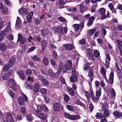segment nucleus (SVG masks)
Returning a JSON list of instances; mask_svg holds the SVG:
<instances>
[{
    "label": "nucleus",
    "instance_id": "6ab92c4d",
    "mask_svg": "<svg viewBox=\"0 0 122 122\" xmlns=\"http://www.w3.org/2000/svg\"><path fill=\"white\" fill-rule=\"evenodd\" d=\"M33 15V13L31 11L30 12L29 15L27 16V21L28 23H30L31 22L32 17Z\"/></svg>",
    "mask_w": 122,
    "mask_h": 122
},
{
    "label": "nucleus",
    "instance_id": "de8ad7c7",
    "mask_svg": "<svg viewBox=\"0 0 122 122\" xmlns=\"http://www.w3.org/2000/svg\"><path fill=\"white\" fill-rule=\"evenodd\" d=\"M2 10V12L3 15H5L8 14V10L7 8H4Z\"/></svg>",
    "mask_w": 122,
    "mask_h": 122
},
{
    "label": "nucleus",
    "instance_id": "2f4dec72",
    "mask_svg": "<svg viewBox=\"0 0 122 122\" xmlns=\"http://www.w3.org/2000/svg\"><path fill=\"white\" fill-rule=\"evenodd\" d=\"M68 94L71 96H74L75 94V92L74 90L72 88L68 89Z\"/></svg>",
    "mask_w": 122,
    "mask_h": 122
},
{
    "label": "nucleus",
    "instance_id": "a18cd8bd",
    "mask_svg": "<svg viewBox=\"0 0 122 122\" xmlns=\"http://www.w3.org/2000/svg\"><path fill=\"white\" fill-rule=\"evenodd\" d=\"M70 98L67 95L65 94L64 95V101L66 102H68Z\"/></svg>",
    "mask_w": 122,
    "mask_h": 122
},
{
    "label": "nucleus",
    "instance_id": "6e6552de",
    "mask_svg": "<svg viewBox=\"0 0 122 122\" xmlns=\"http://www.w3.org/2000/svg\"><path fill=\"white\" fill-rule=\"evenodd\" d=\"M62 27L61 26H60L58 27H55L52 28L53 30L59 34L61 35H62L63 34V32L62 30Z\"/></svg>",
    "mask_w": 122,
    "mask_h": 122
},
{
    "label": "nucleus",
    "instance_id": "b1692460",
    "mask_svg": "<svg viewBox=\"0 0 122 122\" xmlns=\"http://www.w3.org/2000/svg\"><path fill=\"white\" fill-rule=\"evenodd\" d=\"M12 30L9 27H7L5 29L4 31H3V33L5 36L7 35L9 32L11 31Z\"/></svg>",
    "mask_w": 122,
    "mask_h": 122
},
{
    "label": "nucleus",
    "instance_id": "a878e982",
    "mask_svg": "<svg viewBox=\"0 0 122 122\" xmlns=\"http://www.w3.org/2000/svg\"><path fill=\"white\" fill-rule=\"evenodd\" d=\"M85 95L87 98V102L88 103H90V98L91 97V96H90L89 93L87 91H85Z\"/></svg>",
    "mask_w": 122,
    "mask_h": 122
},
{
    "label": "nucleus",
    "instance_id": "412c9836",
    "mask_svg": "<svg viewBox=\"0 0 122 122\" xmlns=\"http://www.w3.org/2000/svg\"><path fill=\"white\" fill-rule=\"evenodd\" d=\"M17 73L19 75L20 78L22 80H23L25 78V75L23 72L21 70H19L17 72Z\"/></svg>",
    "mask_w": 122,
    "mask_h": 122
},
{
    "label": "nucleus",
    "instance_id": "c85d7f7f",
    "mask_svg": "<svg viewBox=\"0 0 122 122\" xmlns=\"http://www.w3.org/2000/svg\"><path fill=\"white\" fill-rule=\"evenodd\" d=\"M81 117L77 115H71L70 119L75 120L80 119Z\"/></svg>",
    "mask_w": 122,
    "mask_h": 122
},
{
    "label": "nucleus",
    "instance_id": "423d86ee",
    "mask_svg": "<svg viewBox=\"0 0 122 122\" xmlns=\"http://www.w3.org/2000/svg\"><path fill=\"white\" fill-rule=\"evenodd\" d=\"M53 108L54 111H56L62 110L63 107L60 103L56 102L53 104Z\"/></svg>",
    "mask_w": 122,
    "mask_h": 122
},
{
    "label": "nucleus",
    "instance_id": "20e7f679",
    "mask_svg": "<svg viewBox=\"0 0 122 122\" xmlns=\"http://www.w3.org/2000/svg\"><path fill=\"white\" fill-rule=\"evenodd\" d=\"M72 64L71 60L67 61L64 64V66L63 70V72H66L68 69L70 70L71 69Z\"/></svg>",
    "mask_w": 122,
    "mask_h": 122
},
{
    "label": "nucleus",
    "instance_id": "5701e85b",
    "mask_svg": "<svg viewBox=\"0 0 122 122\" xmlns=\"http://www.w3.org/2000/svg\"><path fill=\"white\" fill-rule=\"evenodd\" d=\"M79 8L80 12L81 13L85 12L88 9L87 7H85L82 4H81L79 5Z\"/></svg>",
    "mask_w": 122,
    "mask_h": 122
},
{
    "label": "nucleus",
    "instance_id": "f3484780",
    "mask_svg": "<svg viewBox=\"0 0 122 122\" xmlns=\"http://www.w3.org/2000/svg\"><path fill=\"white\" fill-rule=\"evenodd\" d=\"M113 115L115 116V118H117L119 117H122V112L118 111H116L113 113Z\"/></svg>",
    "mask_w": 122,
    "mask_h": 122
},
{
    "label": "nucleus",
    "instance_id": "4c0bfd02",
    "mask_svg": "<svg viewBox=\"0 0 122 122\" xmlns=\"http://www.w3.org/2000/svg\"><path fill=\"white\" fill-rule=\"evenodd\" d=\"M95 116L97 118L100 119H102L104 117L103 115H102V113H97Z\"/></svg>",
    "mask_w": 122,
    "mask_h": 122
},
{
    "label": "nucleus",
    "instance_id": "774afa93",
    "mask_svg": "<svg viewBox=\"0 0 122 122\" xmlns=\"http://www.w3.org/2000/svg\"><path fill=\"white\" fill-rule=\"evenodd\" d=\"M116 44H117V46H122V41L120 40H118L116 41Z\"/></svg>",
    "mask_w": 122,
    "mask_h": 122
},
{
    "label": "nucleus",
    "instance_id": "9b49d317",
    "mask_svg": "<svg viewBox=\"0 0 122 122\" xmlns=\"http://www.w3.org/2000/svg\"><path fill=\"white\" fill-rule=\"evenodd\" d=\"M86 56L87 57L89 60H94V59L93 58V56L92 55V50L90 49H88L87 50Z\"/></svg>",
    "mask_w": 122,
    "mask_h": 122
},
{
    "label": "nucleus",
    "instance_id": "864d4df0",
    "mask_svg": "<svg viewBox=\"0 0 122 122\" xmlns=\"http://www.w3.org/2000/svg\"><path fill=\"white\" fill-rule=\"evenodd\" d=\"M8 93L9 95L12 97H13L15 95L14 93H13V92L10 90H9L8 92Z\"/></svg>",
    "mask_w": 122,
    "mask_h": 122
},
{
    "label": "nucleus",
    "instance_id": "49530a36",
    "mask_svg": "<svg viewBox=\"0 0 122 122\" xmlns=\"http://www.w3.org/2000/svg\"><path fill=\"white\" fill-rule=\"evenodd\" d=\"M94 70L92 69L90 70L89 72L88 76L89 77H91L94 75Z\"/></svg>",
    "mask_w": 122,
    "mask_h": 122
},
{
    "label": "nucleus",
    "instance_id": "f03ea898",
    "mask_svg": "<svg viewBox=\"0 0 122 122\" xmlns=\"http://www.w3.org/2000/svg\"><path fill=\"white\" fill-rule=\"evenodd\" d=\"M43 105L37 106L34 105L32 107L31 112L35 115H38V113L43 110Z\"/></svg>",
    "mask_w": 122,
    "mask_h": 122
},
{
    "label": "nucleus",
    "instance_id": "4468645a",
    "mask_svg": "<svg viewBox=\"0 0 122 122\" xmlns=\"http://www.w3.org/2000/svg\"><path fill=\"white\" fill-rule=\"evenodd\" d=\"M100 71L101 74L102 76L106 81L107 82H108V81L106 77V71L104 68L103 67H102L100 69Z\"/></svg>",
    "mask_w": 122,
    "mask_h": 122
},
{
    "label": "nucleus",
    "instance_id": "aec40b11",
    "mask_svg": "<svg viewBox=\"0 0 122 122\" xmlns=\"http://www.w3.org/2000/svg\"><path fill=\"white\" fill-rule=\"evenodd\" d=\"M114 73L113 72H111L109 76V80L110 84L112 85L113 82Z\"/></svg>",
    "mask_w": 122,
    "mask_h": 122
},
{
    "label": "nucleus",
    "instance_id": "393cba45",
    "mask_svg": "<svg viewBox=\"0 0 122 122\" xmlns=\"http://www.w3.org/2000/svg\"><path fill=\"white\" fill-rule=\"evenodd\" d=\"M101 88H99V89H97L96 93V95L97 97L99 98L100 97L101 94Z\"/></svg>",
    "mask_w": 122,
    "mask_h": 122
},
{
    "label": "nucleus",
    "instance_id": "f8f14e48",
    "mask_svg": "<svg viewBox=\"0 0 122 122\" xmlns=\"http://www.w3.org/2000/svg\"><path fill=\"white\" fill-rule=\"evenodd\" d=\"M17 41L20 42L21 44H23L25 42L26 40L24 36H22L20 34H18Z\"/></svg>",
    "mask_w": 122,
    "mask_h": 122
},
{
    "label": "nucleus",
    "instance_id": "2eb2a0df",
    "mask_svg": "<svg viewBox=\"0 0 122 122\" xmlns=\"http://www.w3.org/2000/svg\"><path fill=\"white\" fill-rule=\"evenodd\" d=\"M106 61L105 67L106 68H108L109 66V61L111 60L110 57V55L108 54L106 55Z\"/></svg>",
    "mask_w": 122,
    "mask_h": 122
},
{
    "label": "nucleus",
    "instance_id": "c756f323",
    "mask_svg": "<svg viewBox=\"0 0 122 122\" xmlns=\"http://www.w3.org/2000/svg\"><path fill=\"white\" fill-rule=\"evenodd\" d=\"M91 99L93 102L97 103L99 101V98L95 97L94 95L91 97Z\"/></svg>",
    "mask_w": 122,
    "mask_h": 122
},
{
    "label": "nucleus",
    "instance_id": "7c9ffc66",
    "mask_svg": "<svg viewBox=\"0 0 122 122\" xmlns=\"http://www.w3.org/2000/svg\"><path fill=\"white\" fill-rule=\"evenodd\" d=\"M15 59L13 57L11 58L9 60L8 64L9 66H11L14 65L15 63Z\"/></svg>",
    "mask_w": 122,
    "mask_h": 122
},
{
    "label": "nucleus",
    "instance_id": "473e14b6",
    "mask_svg": "<svg viewBox=\"0 0 122 122\" xmlns=\"http://www.w3.org/2000/svg\"><path fill=\"white\" fill-rule=\"evenodd\" d=\"M47 74L49 75L50 76L53 77L55 76V74L52 70L48 69L47 70Z\"/></svg>",
    "mask_w": 122,
    "mask_h": 122
},
{
    "label": "nucleus",
    "instance_id": "69168bd1",
    "mask_svg": "<svg viewBox=\"0 0 122 122\" xmlns=\"http://www.w3.org/2000/svg\"><path fill=\"white\" fill-rule=\"evenodd\" d=\"M64 48L67 50H72L74 48V46H64Z\"/></svg>",
    "mask_w": 122,
    "mask_h": 122
},
{
    "label": "nucleus",
    "instance_id": "6e6d98bb",
    "mask_svg": "<svg viewBox=\"0 0 122 122\" xmlns=\"http://www.w3.org/2000/svg\"><path fill=\"white\" fill-rule=\"evenodd\" d=\"M58 19L60 21L63 22H67L66 19L62 16L59 17Z\"/></svg>",
    "mask_w": 122,
    "mask_h": 122
},
{
    "label": "nucleus",
    "instance_id": "58836bf2",
    "mask_svg": "<svg viewBox=\"0 0 122 122\" xmlns=\"http://www.w3.org/2000/svg\"><path fill=\"white\" fill-rule=\"evenodd\" d=\"M66 107L69 110L73 111L75 110L74 107L71 105H68L66 106Z\"/></svg>",
    "mask_w": 122,
    "mask_h": 122
},
{
    "label": "nucleus",
    "instance_id": "e2e57ef3",
    "mask_svg": "<svg viewBox=\"0 0 122 122\" xmlns=\"http://www.w3.org/2000/svg\"><path fill=\"white\" fill-rule=\"evenodd\" d=\"M59 79L61 83L64 84L66 83L65 79L62 76H61L60 77Z\"/></svg>",
    "mask_w": 122,
    "mask_h": 122
},
{
    "label": "nucleus",
    "instance_id": "9d476101",
    "mask_svg": "<svg viewBox=\"0 0 122 122\" xmlns=\"http://www.w3.org/2000/svg\"><path fill=\"white\" fill-rule=\"evenodd\" d=\"M12 70H10L8 71L6 73H4L2 76L3 79L4 80L7 79L12 74Z\"/></svg>",
    "mask_w": 122,
    "mask_h": 122
},
{
    "label": "nucleus",
    "instance_id": "cd10ccee",
    "mask_svg": "<svg viewBox=\"0 0 122 122\" xmlns=\"http://www.w3.org/2000/svg\"><path fill=\"white\" fill-rule=\"evenodd\" d=\"M63 67V64L61 63L59 65L58 71H57L56 73L59 75L60 74L62 70Z\"/></svg>",
    "mask_w": 122,
    "mask_h": 122
},
{
    "label": "nucleus",
    "instance_id": "c03bdc74",
    "mask_svg": "<svg viewBox=\"0 0 122 122\" xmlns=\"http://www.w3.org/2000/svg\"><path fill=\"white\" fill-rule=\"evenodd\" d=\"M18 101L20 105H22L24 104V101L23 99V98L22 97H20L18 99Z\"/></svg>",
    "mask_w": 122,
    "mask_h": 122
},
{
    "label": "nucleus",
    "instance_id": "bf43d9fd",
    "mask_svg": "<svg viewBox=\"0 0 122 122\" xmlns=\"http://www.w3.org/2000/svg\"><path fill=\"white\" fill-rule=\"evenodd\" d=\"M31 57L34 60L37 61H39L40 60V59L39 57L37 58L36 55L33 56H31Z\"/></svg>",
    "mask_w": 122,
    "mask_h": 122
},
{
    "label": "nucleus",
    "instance_id": "f257e3e1",
    "mask_svg": "<svg viewBox=\"0 0 122 122\" xmlns=\"http://www.w3.org/2000/svg\"><path fill=\"white\" fill-rule=\"evenodd\" d=\"M108 103L107 102L102 104V113L104 117H106L109 116V111L108 110Z\"/></svg>",
    "mask_w": 122,
    "mask_h": 122
},
{
    "label": "nucleus",
    "instance_id": "680f3d73",
    "mask_svg": "<svg viewBox=\"0 0 122 122\" xmlns=\"http://www.w3.org/2000/svg\"><path fill=\"white\" fill-rule=\"evenodd\" d=\"M89 68V65L87 64H85L83 66V70L86 71Z\"/></svg>",
    "mask_w": 122,
    "mask_h": 122
},
{
    "label": "nucleus",
    "instance_id": "09e8293b",
    "mask_svg": "<svg viewBox=\"0 0 122 122\" xmlns=\"http://www.w3.org/2000/svg\"><path fill=\"white\" fill-rule=\"evenodd\" d=\"M3 19L1 18V20H0V30L3 27L4 23H5V22L3 21Z\"/></svg>",
    "mask_w": 122,
    "mask_h": 122
},
{
    "label": "nucleus",
    "instance_id": "4be33fe9",
    "mask_svg": "<svg viewBox=\"0 0 122 122\" xmlns=\"http://www.w3.org/2000/svg\"><path fill=\"white\" fill-rule=\"evenodd\" d=\"M40 88V87L39 84L36 83L34 85L33 91L34 92L37 93L39 92Z\"/></svg>",
    "mask_w": 122,
    "mask_h": 122
},
{
    "label": "nucleus",
    "instance_id": "dca6fc26",
    "mask_svg": "<svg viewBox=\"0 0 122 122\" xmlns=\"http://www.w3.org/2000/svg\"><path fill=\"white\" fill-rule=\"evenodd\" d=\"M37 116L41 119L42 120H45L47 117V114L45 113H39L38 115H36Z\"/></svg>",
    "mask_w": 122,
    "mask_h": 122
},
{
    "label": "nucleus",
    "instance_id": "37998d69",
    "mask_svg": "<svg viewBox=\"0 0 122 122\" xmlns=\"http://www.w3.org/2000/svg\"><path fill=\"white\" fill-rule=\"evenodd\" d=\"M79 25L77 24H74L73 25V27L75 31L77 32L79 28Z\"/></svg>",
    "mask_w": 122,
    "mask_h": 122
},
{
    "label": "nucleus",
    "instance_id": "72a5a7b5",
    "mask_svg": "<svg viewBox=\"0 0 122 122\" xmlns=\"http://www.w3.org/2000/svg\"><path fill=\"white\" fill-rule=\"evenodd\" d=\"M34 39L36 41L37 40L38 41H40L41 40V38L39 35H35L34 36Z\"/></svg>",
    "mask_w": 122,
    "mask_h": 122
},
{
    "label": "nucleus",
    "instance_id": "39448f33",
    "mask_svg": "<svg viewBox=\"0 0 122 122\" xmlns=\"http://www.w3.org/2000/svg\"><path fill=\"white\" fill-rule=\"evenodd\" d=\"M8 84L9 87L13 90L15 91L16 89V84L15 80L10 79L8 81Z\"/></svg>",
    "mask_w": 122,
    "mask_h": 122
},
{
    "label": "nucleus",
    "instance_id": "338daca9",
    "mask_svg": "<svg viewBox=\"0 0 122 122\" xmlns=\"http://www.w3.org/2000/svg\"><path fill=\"white\" fill-rule=\"evenodd\" d=\"M64 116L66 118H68L70 119L71 115L68 114L66 112L64 113Z\"/></svg>",
    "mask_w": 122,
    "mask_h": 122
},
{
    "label": "nucleus",
    "instance_id": "0eeeda50",
    "mask_svg": "<svg viewBox=\"0 0 122 122\" xmlns=\"http://www.w3.org/2000/svg\"><path fill=\"white\" fill-rule=\"evenodd\" d=\"M105 11V9L103 8H101L97 10V12L101 15L100 18L101 19L103 20L106 18Z\"/></svg>",
    "mask_w": 122,
    "mask_h": 122
},
{
    "label": "nucleus",
    "instance_id": "13d9d810",
    "mask_svg": "<svg viewBox=\"0 0 122 122\" xmlns=\"http://www.w3.org/2000/svg\"><path fill=\"white\" fill-rule=\"evenodd\" d=\"M26 108L24 107H22L20 108V111L22 114H25L26 113Z\"/></svg>",
    "mask_w": 122,
    "mask_h": 122
},
{
    "label": "nucleus",
    "instance_id": "3c124183",
    "mask_svg": "<svg viewBox=\"0 0 122 122\" xmlns=\"http://www.w3.org/2000/svg\"><path fill=\"white\" fill-rule=\"evenodd\" d=\"M24 85L25 87L27 89H31L32 88V86L31 84H29L27 83H25Z\"/></svg>",
    "mask_w": 122,
    "mask_h": 122
},
{
    "label": "nucleus",
    "instance_id": "f704fd0d",
    "mask_svg": "<svg viewBox=\"0 0 122 122\" xmlns=\"http://www.w3.org/2000/svg\"><path fill=\"white\" fill-rule=\"evenodd\" d=\"M49 32L48 29L46 28H44L42 29L41 31V34L44 36H45L46 34H48Z\"/></svg>",
    "mask_w": 122,
    "mask_h": 122
},
{
    "label": "nucleus",
    "instance_id": "bb28decb",
    "mask_svg": "<svg viewBox=\"0 0 122 122\" xmlns=\"http://www.w3.org/2000/svg\"><path fill=\"white\" fill-rule=\"evenodd\" d=\"M96 30L95 29L89 30L87 32V35L89 37H91Z\"/></svg>",
    "mask_w": 122,
    "mask_h": 122
},
{
    "label": "nucleus",
    "instance_id": "a19ab883",
    "mask_svg": "<svg viewBox=\"0 0 122 122\" xmlns=\"http://www.w3.org/2000/svg\"><path fill=\"white\" fill-rule=\"evenodd\" d=\"M26 118L27 120L29 121H31L33 119V117H32V115L30 113L27 115Z\"/></svg>",
    "mask_w": 122,
    "mask_h": 122
},
{
    "label": "nucleus",
    "instance_id": "ea45409f",
    "mask_svg": "<svg viewBox=\"0 0 122 122\" xmlns=\"http://www.w3.org/2000/svg\"><path fill=\"white\" fill-rule=\"evenodd\" d=\"M11 67L9 64H5L3 67V70L4 71H6Z\"/></svg>",
    "mask_w": 122,
    "mask_h": 122
},
{
    "label": "nucleus",
    "instance_id": "a211bd4d",
    "mask_svg": "<svg viewBox=\"0 0 122 122\" xmlns=\"http://www.w3.org/2000/svg\"><path fill=\"white\" fill-rule=\"evenodd\" d=\"M21 25V20L19 17H17V20L16 22L15 26L16 29H18V28H19Z\"/></svg>",
    "mask_w": 122,
    "mask_h": 122
},
{
    "label": "nucleus",
    "instance_id": "c9c22d12",
    "mask_svg": "<svg viewBox=\"0 0 122 122\" xmlns=\"http://www.w3.org/2000/svg\"><path fill=\"white\" fill-rule=\"evenodd\" d=\"M75 103L76 104L79 105L83 107H84L85 106V105L81 102L79 100H77L76 101Z\"/></svg>",
    "mask_w": 122,
    "mask_h": 122
},
{
    "label": "nucleus",
    "instance_id": "7ed1b4c3",
    "mask_svg": "<svg viewBox=\"0 0 122 122\" xmlns=\"http://www.w3.org/2000/svg\"><path fill=\"white\" fill-rule=\"evenodd\" d=\"M72 76L70 77V81L72 82H74L77 81L78 78L77 76L76 71L74 68L72 69Z\"/></svg>",
    "mask_w": 122,
    "mask_h": 122
},
{
    "label": "nucleus",
    "instance_id": "603ef678",
    "mask_svg": "<svg viewBox=\"0 0 122 122\" xmlns=\"http://www.w3.org/2000/svg\"><path fill=\"white\" fill-rule=\"evenodd\" d=\"M44 16H45V19H46L48 18H50L51 17V15L47 13H45Z\"/></svg>",
    "mask_w": 122,
    "mask_h": 122
},
{
    "label": "nucleus",
    "instance_id": "5fc2aeb1",
    "mask_svg": "<svg viewBox=\"0 0 122 122\" xmlns=\"http://www.w3.org/2000/svg\"><path fill=\"white\" fill-rule=\"evenodd\" d=\"M28 81L30 82H33L34 81V78L33 76H29L27 78Z\"/></svg>",
    "mask_w": 122,
    "mask_h": 122
},
{
    "label": "nucleus",
    "instance_id": "8fccbe9b",
    "mask_svg": "<svg viewBox=\"0 0 122 122\" xmlns=\"http://www.w3.org/2000/svg\"><path fill=\"white\" fill-rule=\"evenodd\" d=\"M94 55L96 57H98L100 55V53L98 51L95 50H94Z\"/></svg>",
    "mask_w": 122,
    "mask_h": 122
},
{
    "label": "nucleus",
    "instance_id": "e433bc0d",
    "mask_svg": "<svg viewBox=\"0 0 122 122\" xmlns=\"http://www.w3.org/2000/svg\"><path fill=\"white\" fill-rule=\"evenodd\" d=\"M111 94L112 97L113 98V100H115L114 98L115 97L116 95L115 90L113 88H112L111 89Z\"/></svg>",
    "mask_w": 122,
    "mask_h": 122
},
{
    "label": "nucleus",
    "instance_id": "1a4fd4ad",
    "mask_svg": "<svg viewBox=\"0 0 122 122\" xmlns=\"http://www.w3.org/2000/svg\"><path fill=\"white\" fill-rule=\"evenodd\" d=\"M67 2V0H59L57 3L56 7L58 8H63V5Z\"/></svg>",
    "mask_w": 122,
    "mask_h": 122
},
{
    "label": "nucleus",
    "instance_id": "052dcab7",
    "mask_svg": "<svg viewBox=\"0 0 122 122\" xmlns=\"http://www.w3.org/2000/svg\"><path fill=\"white\" fill-rule=\"evenodd\" d=\"M32 73L31 71L29 69L26 70V74L27 76H29Z\"/></svg>",
    "mask_w": 122,
    "mask_h": 122
},
{
    "label": "nucleus",
    "instance_id": "79ce46f5",
    "mask_svg": "<svg viewBox=\"0 0 122 122\" xmlns=\"http://www.w3.org/2000/svg\"><path fill=\"white\" fill-rule=\"evenodd\" d=\"M43 63L45 65H47L48 64L49 61L46 57L45 56L43 57Z\"/></svg>",
    "mask_w": 122,
    "mask_h": 122
},
{
    "label": "nucleus",
    "instance_id": "4d7b16f0",
    "mask_svg": "<svg viewBox=\"0 0 122 122\" xmlns=\"http://www.w3.org/2000/svg\"><path fill=\"white\" fill-rule=\"evenodd\" d=\"M40 92L42 94H46L47 93V91L46 89L42 88L41 89Z\"/></svg>",
    "mask_w": 122,
    "mask_h": 122
},
{
    "label": "nucleus",
    "instance_id": "0e129e2a",
    "mask_svg": "<svg viewBox=\"0 0 122 122\" xmlns=\"http://www.w3.org/2000/svg\"><path fill=\"white\" fill-rule=\"evenodd\" d=\"M35 24L36 25H39L41 23V20L37 18H36L35 19Z\"/></svg>",
    "mask_w": 122,
    "mask_h": 122
},
{
    "label": "nucleus",
    "instance_id": "ddd939ff",
    "mask_svg": "<svg viewBox=\"0 0 122 122\" xmlns=\"http://www.w3.org/2000/svg\"><path fill=\"white\" fill-rule=\"evenodd\" d=\"M6 122H14L12 115L10 113H8L5 117Z\"/></svg>",
    "mask_w": 122,
    "mask_h": 122
}]
</instances>
